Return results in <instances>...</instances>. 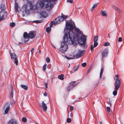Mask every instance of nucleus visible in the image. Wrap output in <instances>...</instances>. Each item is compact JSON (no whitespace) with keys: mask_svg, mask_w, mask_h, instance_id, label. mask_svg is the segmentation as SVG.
Returning a JSON list of instances; mask_svg holds the SVG:
<instances>
[{"mask_svg":"<svg viewBox=\"0 0 124 124\" xmlns=\"http://www.w3.org/2000/svg\"><path fill=\"white\" fill-rule=\"evenodd\" d=\"M74 83H73L72 84V85H75V84H73Z\"/></svg>","mask_w":124,"mask_h":124,"instance_id":"61","label":"nucleus"},{"mask_svg":"<svg viewBox=\"0 0 124 124\" xmlns=\"http://www.w3.org/2000/svg\"><path fill=\"white\" fill-rule=\"evenodd\" d=\"M44 96H47V94L45 92V93L44 94Z\"/></svg>","mask_w":124,"mask_h":124,"instance_id":"55","label":"nucleus"},{"mask_svg":"<svg viewBox=\"0 0 124 124\" xmlns=\"http://www.w3.org/2000/svg\"><path fill=\"white\" fill-rule=\"evenodd\" d=\"M75 25L73 21H70L66 23V28H65L64 32L65 33L63 37L64 41L65 43L67 42L68 40L69 37L70 39L69 42L73 44L76 40V39H79V36L76 33H75L72 30L75 28Z\"/></svg>","mask_w":124,"mask_h":124,"instance_id":"1","label":"nucleus"},{"mask_svg":"<svg viewBox=\"0 0 124 124\" xmlns=\"http://www.w3.org/2000/svg\"><path fill=\"white\" fill-rule=\"evenodd\" d=\"M38 7L36 4L35 5H31L30 6V10L32 11H34L36 10Z\"/></svg>","mask_w":124,"mask_h":124,"instance_id":"13","label":"nucleus"},{"mask_svg":"<svg viewBox=\"0 0 124 124\" xmlns=\"http://www.w3.org/2000/svg\"><path fill=\"white\" fill-rule=\"evenodd\" d=\"M78 39H77L78 43L81 45H83L86 41V37L85 35H82L80 37V39L78 40Z\"/></svg>","mask_w":124,"mask_h":124,"instance_id":"4","label":"nucleus"},{"mask_svg":"<svg viewBox=\"0 0 124 124\" xmlns=\"http://www.w3.org/2000/svg\"><path fill=\"white\" fill-rule=\"evenodd\" d=\"M41 105L43 110L44 111L46 112L47 110V107L44 101L42 102Z\"/></svg>","mask_w":124,"mask_h":124,"instance_id":"14","label":"nucleus"},{"mask_svg":"<svg viewBox=\"0 0 124 124\" xmlns=\"http://www.w3.org/2000/svg\"><path fill=\"white\" fill-rule=\"evenodd\" d=\"M115 90L113 92V95L114 96H115L117 94V90L118 89H115Z\"/></svg>","mask_w":124,"mask_h":124,"instance_id":"27","label":"nucleus"},{"mask_svg":"<svg viewBox=\"0 0 124 124\" xmlns=\"http://www.w3.org/2000/svg\"><path fill=\"white\" fill-rule=\"evenodd\" d=\"M46 64H45L44 65L43 67V70L44 71H45L46 70Z\"/></svg>","mask_w":124,"mask_h":124,"instance_id":"39","label":"nucleus"},{"mask_svg":"<svg viewBox=\"0 0 124 124\" xmlns=\"http://www.w3.org/2000/svg\"><path fill=\"white\" fill-rule=\"evenodd\" d=\"M113 8L115 10H117V7H116L114 6L113 7Z\"/></svg>","mask_w":124,"mask_h":124,"instance_id":"54","label":"nucleus"},{"mask_svg":"<svg viewBox=\"0 0 124 124\" xmlns=\"http://www.w3.org/2000/svg\"><path fill=\"white\" fill-rule=\"evenodd\" d=\"M71 120L70 118H68L67 120V122L68 123H70L71 122Z\"/></svg>","mask_w":124,"mask_h":124,"instance_id":"37","label":"nucleus"},{"mask_svg":"<svg viewBox=\"0 0 124 124\" xmlns=\"http://www.w3.org/2000/svg\"><path fill=\"white\" fill-rule=\"evenodd\" d=\"M10 54L11 59L14 61V63L17 65L18 63V61L17 59V57L15 53H11L10 52Z\"/></svg>","mask_w":124,"mask_h":124,"instance_id":"5","label":"nucleus"},{"mask_svg":"<svg viewBox=\"0 0 124 124\" xmlns=\"http://www.w3.org/2000/svg\"><path fill=\"white\" fill-rule=\"evenodd\" d=\"M36 32L33 31H31L29 34L26 32H25L23 34V37L25 39V42H27L29 40V38L31 39L34 38L35 36Z\"/></svg>","mask_w":124,"mask_h":124,"instance_id":"3","label":"nucleus"},{"mask_svg":"<svg viewBox=\"0 0 124 124\" xmlns=\"http://www.w3.org/2000/svg\"><path fill=\"white\" fill-rule=\"evenodd\" d=\"M116 80L115 82V89H118L120 86V82L118 80V75H116Z\"/></svg>","mask_w":124,"mask_h":124,"instance_id":"6","label":"nucleus"},{"mask_svg":"<svg viewBox=\"0 0 124 124\" xmlns=\"http://www.w3.org/2000/svg\"><path fill=\"white\" fill-rule=\"evenodd\" d=\"M108 37L109 38H110V37L109 36V34H108Z\"/></svg>","mask_w":124,"mask_h":124,"instance_id":"60","label":"nucleus"},{"mask_svg":"<svg viewBox=\"0 0 124 124\" xmlns=\"http://www.w3.org/2000/svg\"><path fill=\"white\" fill-rule=\"evenodd\" d=\"M40 14L42 17L44 18H46L47 16V14L44 11H41Z\"/></svg>","mask_w":124,"mask_h":124,"instance_id":"16","label":"nucleus"},{"mask_svg":"<svg viewBox=\"0 0 124 124\" xmlns=\"http://www.w3.org/2000/svg\"><path fill=\"white\" fill-rule=\"evenodd\" d=\"M46 61L48 62L50 61V59L48 57H47L46 58Z\"/></svg>","mask_w":124,"mask_h":124,"instance_id":"48","label":"nucleus"},{"mask_svg":"<svg viewBox=\"0 0 124 124\" xmlns=\"http://www.w3.org/2000/svg\"><path fill=\"white\" fill-rule=\"evenodd\" d=\"M93 49V45H92L91 46L90 49L92 51Z\"/></svg>","mask_w":124,"mask_h":124,"instance_id":"52","label":"nucleus"},{"mask_svg":"<svg viewBox=\"0 0 124 124\" xmlns=\"http://www.w3.org/2000/svg\"><path fill=\"white\" fill-rule=\"evenodd\" d=\"M35 49V48H32L31 50V54L32 55L33 54V53L34 52V50Z\"/></svg>","mask_w":124,"mask_h":124,"instance_id":"45","label":"nucleus"},{"mask_svg":"<svg viewBox=\"0 0 124 124\" xmlns=\"http://www.w3.org/2000/svg\"><path fill=\"white\" fill-rule=\"evenodd\" d=\"M74 28L75 29V30L77 32V33L79 34H82V32L81 31H80V30L79 29L76 28H75H75Z\"/></svg>","mask_w":124,"mask_h":124,"instance_id":"21","label":"nucleus"},{"mask_svg":"<svg viewBox=\"0 0 124 124\" xmlns=\"http://www.w3.org/2000/svg\"><path fill=\"white\" fill-rule=\"evenodd\" d=\"M62 20V16H59L55 19L54 21V24L56 25L60 23Z\"/></svg>","mask_w":124,"mask_h":124,"instance_id":"9","label":"nucleus"},{"mask_svg":"<svg viewBox=\"0 0 124 124\" xmlns=\"http://www.w3.org/2000/svg\"><path fill=\"white\" fill-rule=\"evenodd\" d=\"M122 41V38L121 37H120L118 39V41L119 42H121Z\"/></svg>","mask_w":124,"mask_h":124,"instance_id":"47","label":"nucleus"},{"mask_svg":"<svg viewBox=\"0 0 124 124\" xmlns=\"http://www.w3.org/2000/svg\"><path fill=\"white\" fill-rule=\"evenodd\" d=\"M98 4V3H95V4H94L93 7H92V8H91V11H92L94 9V8L96 7V6H97V5Z\"/></svg>","mask_w":124,"mask_h":124,"instance_id":"22","label":"nucleus"},{"mask_svg":"<svg viewBox=\"0 0 124 124\" xmlns=\"http://www.w3.org/2000/svg\"><path fill=\"white\" fill-rule=\"evenodd\" d=\"M5 6L3 4H1V5L0 6V8L2 10H3L4 9H5Z\"/></svg>","mask_w":124,"mask_h":124,"instance_id":"29","label":"nucleus"},{"mask_svg":"<svg viewBox=\"0 0 124 124\" xmlns=\"http://www.w3.org/2000/svg\"><path fill=\"white\" fill-rule=\"evenodd\" d=\"M51 30V29L50 27H47L46 29V30L47 32L49 33L50 32Z\"/></svg>","mask_w":124,"mask_h":124,"instance_id":"26","label":"nucleus"},{"mask_svg":"<svg viewBox=\"0 0 124 124\" xmlns=\"http://www.w3.org/2000/svg\"><path fill=\"white\" fill-rule=\"evenodd\" d=\"M34 22H35L36 23H41L42 22V20H37L35 21Z\"/></svg>","mask_w":124,"mask_h":124,"instance_id":"34","label":"nucleus"},{"mask_svg":"<svg viewBox=\"0 0 124 124\" xmlns=\"http://www.w3.org/2000/svg\"><path fill=\"white\" fill-rule=\"evenodd\" d=\"M45 2H47L45 6V8L46 9L49 11L52 9L54 5L55 4V0H43Z\"/></svg>","mask_w":124,"mask_h":124,"instance_id":"2","label":"nucleus"},{"mask_svg":"<svg viewBox=\"0 0 124 124\" xmlns=\"http://www.w3.org/2000/svg\"><path fill=\"white\" fill-rule=\"evenodd\" d=\"M86 65V63L84 62V63H83L82 64V66L83 67H85V66Z\"/></svg>","mask_w":124,"mask_h":124,"instance_id":"46","label":"nucleus"},{"mask_svg":"<svg viewBox=\"0 0 124 124\" xmlns=\"http://www.w3.org/2000/svg\"><path fill=\"white\" fill-rule=\"evenodd\" d=\"M76 82L75 81H74L70 83V85L66 87V89H67L68 91H69L71 89L76 85H72V84L73 83H75Z\"/></svg>","mask_w":124,"mask_h":124,"instance_id":"10","label":"nucleus"},{"mask_svg":"<svg viewBox=\"0 0 124 124\" xmlns=\"http://www.w3.org/2000/svg\"><path fill=\"white\" fill-rule=\"evenodd\" d=\"M10 88H11V92L10 93V97H12L13 96V86L11 85L10 86Z\"/></svg>","mask_w":124,"mask_h":124,"instance_id":"20","label":"nucleus"},{"mask_svg":"<svg viewBox=\"0 0 124 124\" xmlns=\"http://www.w3.org/2000/svg\"><path fill=\"white\" fill-rule=\"evenodd\" d=\"M7 124H17V122L16 120L12 119L9 120Z\"/></svg>","mask_w":124,"mask_h":124,"instance_id":"15","label":"nucleus"},{"mask_svg":"<svg viewBox=\"0 0 124 124\" xmlns=\"http://www.w3.org/2000/svg\"><path fill=\"white\" fill-rule=\"evenodd\" d=\"M24 11L26 14H29V10H28L27 9L26 10H25Z\"/></svg>","mask_w":124,"mask_h":124,"instance_id":"43","label":"nucleus"},{"mask_svg":"<svg viewBox=\"0 0 124 124\" xmlns=\"http://www.w3.org/2000/svg\"><path fill=\"white\" fill-rule=\"evenodd\" d=\"M54 21H52L50 23V26L51 27H52L53 25H55V24H54Z\"/></svg>","mask_w":124,"mask_h":124,"instance_id":"40","label":"nucleus"},{"mask_svg":"<svg viewBox=\"0 0 124 124\" xmlns=\"http://www.w3.org/2000/svg\"><path fill=\"white\" fill-rule=\"evenodd\" d=\"M21 86L22 88L24 90H27L28 89V87L27 86L23 85H21Z\"/></svg>","mask_w":124,"mask_h":124,"instance_id":"19","label":"nucleus"},{"mask_svg":"<svg viewBox=\"0 0 124 124\" xmlns=\"http://www.w3.org/2000/svg\"><path fill=\"white\" fill-rule=\"evenodd\" d=\"M15 25V23H10V26L11 27H14Z\"/></svg>","mask_w":124,"mask_h":124,"instance_id":"33","label":"nucleus"},{"mask_svg":"<svg viewBox=\"0 0 124 124\" xmlns=\"http://www.w3.org/2000/svg\"><path fill=\"white\" fill-rule=\"evenodd\" d=\"M15 11H17L18 8V5L17 3H15Z\"/></svg>","mask_w":124,"mask_h":124,"instance_id":"25","label":"nucleus"},{"mask_svg":"<svg viewBox=\"0 0 124 124\" xmlns=\"http://www.w3.org/2000/svg\"><path fill=\"white\" fill-rule=\"evenodd\" d=\"M10 103L9 102H7L4 105V108L5 109V107H7L4 111V113L5 114H7L8 113V111L10 109Z\"/></svg>","mask_w":124,"mask_h":124,"instance_id":"8","label":"nucleus"},{"mask_svg":"<svg viewBox=\"0 0 124 124\" xmlns=\"http://www.w3.org/2000/svg\"><path fill=\"white\" fill-rule=\"evenodd\" d=\"M61 44V47L59 49L61 53H62V43L61 42H60Z\"/></svg>","mask_w":124,"mask_h":124,"instance_id":"31","label":"nucleus"},{"mask_svg":"<svg viewBox=\"0 0 124 124\" xmlns=\"http://www.w3.org/2000/svg\"><path fill=\"white\" fill-rule=\"evenodd\" d=\"M46 101H47V103H48L49 101V100L48 99H47V100H46Z\"/></svg>","mask_w":124,"mask_h":124,"instance_id":"56","label":"nucleus"},{"mask_svg":"<svg viewBox=\"0 0 124 124\" xmlns=\"http://www.w3.org/2000/svg\"><path fill=\"white\" fill-rule=\"evenodd\" d=\"M64 75L62 74V80H63L64 78H65V77L64 78Z\"/></svg>","mask_w":124,"mask_h":124,"instance_id":"57","label":"nucleus"},{"mask_svg":"<svg viewBox=\"0 0 124 124\" xmlns=\"http://www.w3.org/2000/svg\"><path fill=\"white\" fill-rule=\"evenodd\" d=\"M27 1L29 3L32 4L33 3L34 0H28Z\"/></svg>","mask_w":124,"mask_h":124,"instance_id":"28","label":"nucleus"},{"mask_svg":"<svg viewBox=\"0 0 124 124\" xmlns=\"http://www.w3.org/2000/svg\"><path fill=\"white\" fill-rule=\"evenodd\" d=\"M23 121L24 122H26L27 121V119L26 118L23 117L22 119Z\"/></svg>","mask_w":124,"mask_h":124,"instance_id":"38","label":"nucleus"},{"mask_svg":"<svg viewBox=\"0 0 124 124\" xmlns=\"http://www.w3.org/2000/svg\"><path fill=\"white\" fill-rule=\"evenodd\" d=\"M79 67V66L78 65H77V66H75L74 68V71H75L76 70H77L78 68Z\"/></svg>","mask_w":124,"mask_h":124,"instance_id":"36","label":"nucleus"},{"mask_svg":"<svg viewBox=\"0 0 124 124\" xmlns=\"http://www.w3.org/2000/svg\"><path fill=\"white\" fill-rule=\"evenodd\" d=\"M107 111L108 112H109L110 111V108H109V107H107Z\"/></svg>","mask_w":124,"mask_h":124,"instance_id":"50","label":"nucleus"},{"mask_svg":"<svg viewBox=\"0 0 124 124\" xmlns=\"http://www.w3.org/2000/svg\"><path fill=\"white\" fill-rule=\"evenodd\" d=\"M67 1L68 2L71 3H73V0H67Z\"/></svg>","mask_w":124,"mask_h":124,"instance_id":"49","label":"nucleus"},{"mask_svg":"<svg viewBox=\"0 0 124 124\" xmlns=\"http://www.w3.org/2000/svg\"><path fill=\"white\" fill-rule=\"evenodd\" d=\"M103 71V69L102 68H101V71L100 72V78L101 77H102V73Z\"/></svg>","mask_w":124,"mask_h":124,"instance_id":"23","label":"nucleus"},{"mask_svg":"<svg viewBox=\"0 0 124 124\" xmlns=\"http://www.w3.org/2000/svg\"><path fill=\"white\" fill-rule=\"evenodd\" d=\"M45 2L43 0L38 1L36 3L38 8H43L44 6Z\"/></svg>","mask_w":124,"mask_h":124,"instance_id":"7","label":"nucleus"},{"mask_svg":"<svg viewBox=\"0 0 124 124\" xmlns=\"http://www.w3.org/2000/svg\"><path fill=\"white\" fill-rule=\"evenodd\" d=\"M83 53L82 51H79L78 53L76 54V56L77 57H81L83 55Z\"/></svg>","mask_w":124,"mask_h":124,"instance_id":"17","label":"nucleus"},{"mask_svg":"<svg viewBox=\"0 0 124 124\" xmlns=\"http://www.w3.org/2000/svg\"><path fill=\"white\" fill-rule=\"evenodd\" d=\"M58 78L61 80H62V74L59 75L58 76Z\"/></svg>","mask_w":124,"mask_h":124,"instance_id":"42","label":"nucleus"},{"mask_svg":"<svg viewBox=\"0 0 124 124\" xmlns=\"http://www.w3.org/2000/svg\"><path fill=\"white\" fill-rule=\"evenodd\" d=\"M90 69H91V68H89V69H88V73L90 71Z\"/></svg>","mask_w":124,"mask_h":124,"instance_id":"58","label":"nucleus"},{"mask_svg":"<svg viewBox=\"0 0 124 124\" xmlns=\"http://www.w3.org/2000/svg\"><path fill=\"white\" fill-rule=\"evenodd\" d=\"M109 45L110 44L108 42H106L103 45L105 46H107Z\"/></svg>","mask_w":124,"mask_h":124,"instance_id":"35","label":"nucleus"},{"mask_svg":"<svg viewBox=\"0 0 124 124\" xmlns=\"http://www.w3.org/2000/svg\"><path fill=\"white\" fill-rule=\"evenodd\" d=\"M68 17L67 15H64L62 14V20L66 19Z\"/></svg>","mask_w":124,"mask_h":124,"instance_id":"30","label":"nucleus"},{"mask_svg":"<svg viewBox=\"0 0 124 124\" xmlns=\"http://www.w3.org/2000/svg\"><path fill=\"white\" fill-rule=\"evenodd\" d=\"M52 46H53L55 48V47L53 45H52Z\"/></svg>","mask_w":124,"mask_h":124,"instance_id":"62","label":"nucleus"},{"mask_svg":"<svg viewBox=\"0 0 124 124\" xmlns=\"http://www.w3.org/2000/svg\"><path fill=\"white\" fill-rule=\"evenodd\" d=\"M40 52V51H39V52Z\"/></svg>","mask_w":124,"mask_h":124,"instance_id":"64","label":"nucleus"},{"mask_svg":"<svg viewBox=\"0 0 124 124\" xmlns=\"http://www.w3.org/2000/svg\"><path fill=\"white\" fill-rule=\"evenodd\" d=\"M101 15L103 16H107V14L106 11L103 10H102L101 12Z\"/></svg>","mask_w":124,"mask_h":124,"instance_id":"18","label":"nucleus"},{"mask_svg":"<svg viewBox=\"0 0 124 124\" xmlns=\"http://www.w3.org/2000/svg\"><path fill=\"white\" fill-rule=\"evenodd\" d=\"M108 53V50L107 49H105L102 51L101 54L102 57H105L107 55Z\"/></svg>","mask_w":124,"mask_h":124,"instance_id":"11","label":"nucleus"},{"mask_svg":"<svg viewBox=\"0 0 124 124\" xmlns=\"http://www.w3.org/2000/svg\"><path fill=\"white\" fill-rule=\"evenodd\" d=\"M48 83H46L45 84V85L46 86V89L47 88Z\"/></svg>","mask_w":124,"mask_h":124,"instance_id":"53","label":"nucleus"},{"mask_svg":"<svg viewBox=\"0 0 124 124\" xmlns=\"http://www.w3.org/2000/svg\"><path fill=\"white\" fill-rule=\"evenodd\" d=\"M28 6L27 5H24L23 6L22 8L24 10H26L27 9Z\"/></svg>","mask_w":124,"mask_h":124,"instance_id":"24","label":"nucleus"},{"mask_svg":"<svg viewBox=\"0 0 124 124\" xmlns=\"http://www.w3.org/2000/svg\"><path fill=\"white\" fill-rule=\"evenodd\" d=\"M110 106H111V103H110Z\"/></svg>","mask_w":124,"mask_h":124,"instance_id":"63","label":"nucleus"},{"mask_svg":"<svg viewBox=\"0 0 124 124\" xmlns=\"http://www.w3.org/2000/svg\"><path fill=\"white\" fill-rule=\"evenodd\" d=\"M64 57L65 58H66L67 59H68L69 60H70L73 59V58L71 57H69L66 56H64Z\"/></svg>","mask_w":124,"mask_h":124,"instance_id":"41","label":"nucleus"},{"mask_svg":"<svg viewBox=\"0 0 124 124\" xmlns=\"http://www.w3.org/2000/svg\"><path fill=\"white\" fill-rule=\"evenodd\" d=\"M67 42L65 43L64 41V43L65 44L62 45V53H64L67 51L68 49V45L66 44Z\"/></svg>","mask_w":124,"mask_h":124,"instance_id":"12","label":"nucleus"},{"mask_svg":"<svg viewBox=\"0 0 124 124\" xmlns=\"http://www.w3.org/2000/svg\"><path fill=\"white\" fill-rule=\"evenodd\" d=\"M73 109V107L72 106H71L70 107V110L71 111H72Z\"/></svg>","mask_w":124,"mask_h":124,"instance_id":"51","label":"nucleus"},{"mask_svg":"<svg viewBox=\"0 0 124 124\" xmlns=\"http://www.w3.org/2000/svg\"><path fill=\"white\" fill-rule=\"evenodd\" d=\"M102 122H100V124H102Z\"/></svg>","mask_w":124,"mask_h":124,"instance_id":"59","label":"nucleus"},{"mask_svg":"<svg viewBox=\"0 0 124 124\" xmlns=\"http://www.w3.org/2000/svg\"><path fill=\"white\" fill-rule=\"evenodd\" d=\"M94 47H96L98 45V43L97 42H94Z\"/></svg>","mask_w":124,"mask_h":124,"instance_id":"44","label":"nucleus"},{"mask_svg":"<svg viewBox=\"0 0 124 124\" xmlns=\"http://www.w3.org/2000/svg\"><path fill=\"white\" fill-rule=\"evenodd\" d=\"M97 36H94V42H96L97 41Z\"/></svg>","mask_w":124,"mask_h":124,"instance_id":"32","label":"nucleus"}]
</instances>
